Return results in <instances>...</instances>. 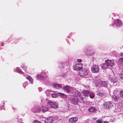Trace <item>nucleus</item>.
Here are the masks:
<instances>
[{
    "mask_svg": "<svg viewBox=\"0 0 123 123\" xmlns=\"http://www.w3.org/2000/svg\"><path fill=\"white\" fill-rule=\"evenodd\" d=\"M113 106L112 103L109 101L106 102L103 104V107L104 108L108 109L111 108Z\"/></svg>",
    "mask_w": 123,
    "mask_h": 123,
    "instance_id": "f257e3e1",
    "label": "nucleus"
},
{
    "mask_svg": "<svg viewBox=\"0 0 123 123\" xmlns=\"http://www.w3.org/2000/svg\"><path fill=\"white\" fill-rule=\"evenodd\" d=\"M83 65L81 63L76 64L73 67V68L74 70L78 71L81 70L82 68Z\"/></svg>",
    "mask_w": 123,
    "mask_h": 123,
    "instance_id": "f03ea898",
    "label": "nucleus"
},
{
    "mask_svg": "<svg viewBox=\"0 0 123 123\" xmlns=\"http://www.w3.org/2000/svg\"><path fill=\"white\" fill-rule=\"evenodd\" d=\"M47 106L49 108H55L56 107L55 103L51 101H49L47 103Z\"/></svg>",
    "mask_w": 123,
    "mask_h": 123,
    "instance_id": "7ed1b4c3",
    "label": "nucleus"
},
{
    "mask_svg": "<svg viewBox=\"0 0 123 123\" xmlns=\"http://www.w3.org/2000/svg\"><path fill=\"white\" fill-rule=\"evenodd\" d=\"M91 70L92 72L98 73L99 71V68L97 65H93L91 68Z\"/></svg>",
    "mask_w": 123,
    "mask_h": 123,
    "instance_id": "20e7f679",
    "label": "nucleus"
},
{
    "mask_svg": "<svg viewBox=\"0 0 123 123\" xmlns=\"http://www.w3.org/2000/svg\"><path fill=\"white\" fill-rule=\"evenodd\" d=\"M88 72L87 69H84L80 72L79 74L80 76H85L88 74Z\"/></svg>",
    "mask_w": 123,
    "mask_h": 123,
    "instance_id": "39448f33",
    "label": "nucleus"
},
{
    "mask_svg": "<svg viewBox=\"0 0 123 123\" xmlns=\"http://www.w3.org/2000/svg\"><path fill=\"white\" fill-rule=\"evenodd\" d=\"M105 62L106 63L108 66H112L115 64L113 61L111 60H107L105 61Z\"/></svg>",
    "mask_w": 123,
    "mask_h": 123,
    "instance_id": "423d86ee",
    "label": "nucleus"
},
{
    "mask_svg": "<svg viewBox=\"0 0 123 123\" xmlns=\"http://www.w3.org/2000/svg\"><path fill=\"white\" fill-rule=\"evenodd\" d=\"M24 76L29 81L31 84H32L33 81V80L31 77L29 75H25Z\"/></svg>",
    "mask_w": 123,
    "mask_h": 123,
    "instance_id": "0eeeda50",
    "label": "nucleus"
},
{
    "mask_svg": "<svg viewBox=\"0 0 123 123\" xmlns=\"http://www.w3.org/2000/svg\"><path fill=\"white\" fill-rule=\"evenodd\" d=\"M63 89L64 91L68 92L71 91V88L70 87L68 86H66L64 87Z\"/></svg>",
    "mask_w": 123,
    "mask_h": 123,
    "instance_id": "6e6552de",
    "label": "nucleus"
},
{
    "mask_svg": "<svg viewBox=\"0 0 123 123\" xmlns=\"http://www.w3.org/2000/svg\"><path fill=\"white\" fill-rule=\"evenodd\" d=\"M53 121V118L52 117H49L44 121L45 123H52Z\"/></svg>",
    "mask_w": 123,
    "mask_h": 123,
    "instance_id": "1a4fd4ad",
    "label": "nucleus"
},
{
    "mask_svg": "<svg viewBox=\"0 0 123 123\" xmlns=\"http://www.w3.org/2000/svg\"><path fill=\"white\" fill-rule=\"evenodd\" d=\"M78 120V119L77 117H72L69 119V121L70 123H75Z\"/></svg>",
    "mask_w": 123,
    "mask_h": 123,
    "instance_id": "9d476101",
    "label": "nucleus"
},
{
    "mask_svg": "<svg viewBox=\"0 0 123 123\" xmlns=\"http://www.w3.org/2000/svg\"><path fill=\"white\" fill-rule=\"evenodd\" d=\"M82 93L85 96L88 97L90 94V92L87 90H84L82 91Z\"/></svg>",
    "mask_w": 123,
    "mask_h": 123,
    "instance_id": "9b49d317",
    "label": "nucleus"
},
{
    "mask_svg": "<svg viewBox=\"0 0 123 123\" xmlns=\"http://www.w3.org/2000/svg\"><path fill=\"white\" fill-rule=\"evenodd\" d=\"M53 87L57 89L61 88L62 86V85L60 84H54L53 85Z\"/></svg>",
    "mask_w": 123,
    "mask_h": 123,
    "instance_id": "f8f14e48",
    "label": "nucleus"
},
{
    "mask_svg": "<svg viewBox=\"0 0 123 123\" xmlns=\"http://www.w3.org/2000/svg\"><path fill=\"white\" fill-rule=\"evenodd\" d=\"M100 86L103 87H105L108 84L106 82L103 81H101L100 82Z\"/></svg>",
    "mask_w": 123,
    "mask_h": 123,
    "instance_id": "ddd939ff",
    "label": "nucleus"
},
{
    "mask_svg": "<svg viewBox=\"0 0 123 123\" xmlns=\"http://www.w3.org/2000/svg\"><path fill=\"white\" fill-rule=\"evenodd\" d=\"M71 103L74 104H77L78 103V100L77 98H72L71 99Z\"/></svg>",
    "mask_w": 123,
    "mask_h": 123,
    "instance_id": "4468645a",
    "label": "nucleus"
},
{
    "mask_svg": "<svg viewBox=\"0 0 123 123\" xmlns=\"http://www.w3.org/2000/svg\"><path fill=\"white\" fill-rule=\"evenodd\" d=\"M98 96L104 98L107 97V94L105 93L99 92L97 94Z\"/></svg>",
    "mask_w": 123,
    "mask_h": 123,
    "instance_id": "2eb2a0df",
    "label": "nucleus"
},
{
    "mask_svg": "<svg viewBox=\"0 0 123 123\" xmlns=\"http://www.w3.org/2000/svg\"><path fill=\"white\" fill-rule=\"evenodd\" d=\"M101 66L102 68L103 69H105L108 68V65L105 62L104 64H101Z\"/></svg>",
    "mask_w": 123,
    "mask_h": 123,
    "instance_id": "dca6fc26",
    "label": "nucleus"
},
{
    "mask_svg": "<svg viewBox=\"0 0 123 123\" xmlns=\"http://www.w3.org/2000/svg\"><path fill=\"white\" fill-rule=\"evenodd\" d=\"M115 24L117 26H119L121 25V20L117 19L115 20Z\"/></svg>",
    "mask_w": 123,
    "mask_h": 123,
    "instance_id": "f3484780",
    "label": "nucleus"
},
{
    "mask_svg": "<svg viewBox=\"0 0 123 123\" xmlns=\"http://www.w3.org/2000/svg\"><path fill=\"white\" fill-rule=\"evenodd\" d=\"M110 80L112 82H113V83H117L118 81L117 79L115 77H113Z\"/></svg>",
    "mask_w": 123,
    "mask_h": 123,
    "instance_id": "a211bd4d",
    "label": "nucleus"
},
{
    "mask_svg": "<svg viewBox=\"0 0 123 123\" xmlns=\"http://www.w3.org/2000/svg\"><path fill=\"white\" fill-rule=\"evenodd\" d=\"M88 110L89 112H93L96 111V109L93 107H92L89 108Z\"/></svg>",
    "mask_w": 123,
    "mask_h": 123,
    "instance_id": "6ab92c4d",
    "label": "nucleus"
},
{
    "mask_svg": "<svg viewBox=\"0 0 123 123\" xmlns=\"http://www.w3.org/2000/svg\"><path fill=\"white\" fill-rule=\"evenodd\" d=\"M42 111L43 112L46 111L48 110V109L46 106H43L42 107Z\"/></svg>",
    "mask_w": 123,
    "mask_h": 123,
    "instance_id": "aec40b11",
    "label": "nucleus"
},
{
    "mask_svg": "<svg viewBox=\"0 0 123 123\" xmlns=\"http://www.w3.org/2000/svg\"><path fill=\"white\" fill-rule=\"evenodd\" d=\"M37 77L40 80H42L43 79V77L41 74H38L37 75Z\"/></svg>",
    "mask_w": 123,
    "mask_h": 123,
    "instance_id": "412c9836",
    "label": "nucleus"
},
{
    "mask_svg": "<svg viewBox=\"0 0 123 123\" xmlns=\"http://www.w3.org/2000/svg\"><path fill=\"white\" fill-rule=\"evenodd\" d=\"M58 93L62 98H65L66 97V95L63 93L59 92H58Z\"/></svg>",
    "mask_w": 123,
    "mask_h": 123,
    "instance_id": "4be33fe9",
    "label": "nucleus"
},
{
    "mask_svg": "<svg viewBox=\"0 0 123 123\" xmlns=\"http://www.w3.org/2000/svg\"><path fill=\"white\" fill-rule=\"evenodd\" d=\"M51 96L54 98H56L58 97V95L56 93H53L51 94Z\"/></svg>",
    "mask_w": 123,
    "mask_h": 123,
    "instance_id": "5701e85b",
    "label": "nucleus"
},
{
    "mask_svg": "<svg viewBox=\"0 0 123 123\" xmlns=\"http://www.w3.org/2000/svg\"><path fill=\"white\" fill-rule=\"evenodd\" d=\"M118 61L120 63L123 64V57L120 58L118 60Z\"/></svg>",
    "mask_w": 123,
    "mask_h": 123,
    "instance_id": "b1692460",
    "label": "nucleus"
},
{
    "mask_svg": "<svg viewBox=\"0 0 123 123\" xmlns=\"http://www.w3.org/2000/svg\"><path fill=\"white\" fill-rule=\"evenodd\" d=\"M17 71L18 72L20 73H21L23 74H24V73L20 69L18 68H17Z\"/></svg>",
    "mask_w": 123,
    "mask_h": 123,
    "instance_id": "393cba45",
    "label": "nucleus"
},
{
    "mask_svg": "<svg viewBox=\"0 0 123 123\" xmlns=\"http://www.w3.org/2000/svg\"><path fill=\"white\" fill-rule=\"evenodd\" d=\"M90 94L89 96L90 97V98H93L94 97V94L92 92H90Z\"/></svg>",
    "mask_w": 123,
    "mask_h": 123,
    "instance_id": "a878e982",
    "label": "nucleus"
},
{
    "mask_svg": "<svg viewBox=\"0 0 123 123\" xmlns=\"http://www.w3.org/2000/svg\"><path fill=\"white\" fill-rule=\"evenodd\" d=\"M112 97L116 101H117L118 100V97L117 96L114 95Z\"/></svg>",
    "mask_w": 123,
    "mask_h": 123,
    "instance_id": "bb28decb",
    "label": "nucleus"
},
{
    "mask_svg": "<svg viewBox=\"0 0 123 123\" xmlns=\"http://www.w3.org/2000/svg\"><path fill=\"white\" fill-rule=\"evenodd\" d=\"M120 96L121 97H123V90L120 91Z\"/></svg>",
    "mask_w": 123,
    "mask_h": 123,
    "instance_id": "cd10ccee",
    "label": "nucleus"
},
{
    "mask_svg": "<svg viewBox=\"0 0 123 123\" xmlns=\"http://www.w3.org/2000/svg\"><path fill=\"white\" fill-rule=\"evenodd\" d=\"M120 77L123 80V71L121 72L119 74Z\"/></svg>",
    "mask_w": 123,
    "mask_h": 123,
    "instance_id": "c85d7f7f",
    "label": "nucleus"
},
{
    "mask_svg": "<svg viewBox=\"0 0 123 123\" xmlns=\"http://www.w3.org/2000/svg\"><path fill=\"white\" fill-rule=\"evenodd\" d=\"M96 122L97 123H102V121L99 119L97 120L96 121Z\"/></svg>",
    "mask_w": 123,
    "mask_h": 123,
    "instance_id": "c756f323",
    "label": "nucleus"
},
{
    "mask_svg": "<svg viewBox=\"0 0 123 123\" xmlns=\"http://www.w3.org/2000/svg\"><path fill=\"white\" fill-rule=\"evenodd\" d=\"M22 68L25 69H26L27 68V67L26 66L23 65L22 66Z\"/></svg>",
    "mask_w": 123,
    "mask_h": 123,
    "instance_id": "7c9ffc66",
    "label": "nucleus"
},
{
    "mask_svg": "<svg viewBox=\"0 0 123 123\" xmlns=\"http://www.w3.org/2000/svg\"><path fill=\"white\" fill-rule=\"evenodd\" d=\"M33 123H41L40 122L36 120H35Z\"/></svg>",
    "mask_w": 123,
    "mask_h": 123,
    "instance_id": "2f4dec72",
    "label": "nucleus"
},
{
    "mask_svg": "<svg viewBox=\"0 0 123 123\" xmlns=\"http://www.w3.org/2000/svg\"><path fill=\"white\" fill-rule=\"evenodd\" d=\"M82 61V60L81 59H78L77 60V61L78 62H81Z\"/></svg>",
    "mask_w": 123,
    "mask_h": 123,
    "instance_id": "473e14b6",
    "label": "nucleus"
},
{
    "mask_svg": "<svg viewBox=\"0 0 123 123\" xmlns=\"http://www.w3.org/2000/svg\"><path fill=\"white\" fill-rule=\"evenodd\" d=\"M41 108H38V110H37V111L38 112H40V111H41Z\"/></svg>",
    "mask_w": 123,
    "mask_h": 123,
    "instance_id": "72a5a7b5",
    "label": "nucleus"
},
{
    "mask_svg": "<svg viewBox=\"0 0 123 123\" xmlns=\"http://www.w3.org/2000/svg\"><path fill=\"white\" fill-rule=\"evenodd\" d=\"M106 121L105 122V123H109L108 122H107Z\"/></svg>",
    "mask_w": 123,
    "mask_h": 123,
    "instance_id": "f704fd0d",
    "label": "nucleus"
},
{
    "mask_svg": "<svg viewBox=\"0 0 123 123\" xmlns=\"http://www.w3.org/2000/svg\"><path fill=\"white\" fill-rule=\"evenodd\" d=\"M2 46H4V45H2Z\"/></svg>",
    "mask_w": 123,
    "mask_h": 123,
    "instance_id": "c9c22d12",
    "label": "nucleus"
},
{
    "mask_svg": "<svg viewBox=\"0 0 123 123\" xmlns=\"http://www.w3.org/2000/svg\"><path fill=\"white\" fill-rule=\"evenodd\" d=\"M35 108V109H37L36 108Z\"/></svg>",
    "mask_w": 123,
    "mask_h": 123,
    "instance_id": "e433bc0d",
    "label": "nucleus"
}]
</instances>
